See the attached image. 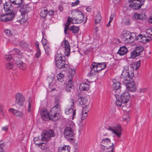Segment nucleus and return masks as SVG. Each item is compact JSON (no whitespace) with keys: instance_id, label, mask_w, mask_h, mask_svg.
Instances as JSON below:
<instances>
[{"instance_id":"1","label":"nucleus","mask_w":152,"mask_h":152,"mask_svg":"<svg viewBox=\"0 0 152 152\" xmlns=\"http://www.w3.org/2000/svg\"><path fill=\"white\" fill-rule=\"evenodd\" d=\"M127 68L122 72L121 76L120 81L125 84L128 91L130 92L134 91L135 90V83L131 80L134 77V74L133 73L132 70L129 73L127 72Z\"/></svg>"},{"instance_id":"2","label":"nucleus","mask_w":152,"mask_h":152,"mask_svg":"<svg viewBox=\"0 0 152 152\" xmlns=\"http://www.w3.org/2000/svg\"><path fill=\"white\" fill-rule=\"evenodd\" d=\"M60 105L57 104L51 109L50 113L47 111H42L41 113L42 119L45 121L51 120L56 121L58 120L60 117Z\"/></svg>"},{"instance_id":"3","label":"nucleus","mask_w":152,"mask_h":152,"mask_svg":"<svg viewBox=\"0 0 152 152\" xmlns=\"http://www.w3.org/2000/svg\"><path fill=\"white\" fill-rule=\"evenodd\" d=\"M55 64L58 68L62 69L64 71H68L69 73H72V77L75 74V70L74 69L70 68L69 65L65 64V61L62 59V57L61 54H57L55 56Z\"/></svg>"},{"instance_id":"4","label":"nucleus","mask_w":152,"mask_h":152,"mask_svg":"<svg viewBox=\"0 0 152 152\" xmlns=\"http://www.w3.org/2000/svg\"><path fill=\"white\" fill-rule=\"evenodd\" d=\"M72 14L73 15L72 18L69 17L67 19H69V18L70 21L72 23L79 24L83 22L85 23L87 20V18H85L84 14L78 9L73 10Z\"/></svg>"},{"instance_id":"5","label":"nucleus","mask_w":152,"mask_h":152,"mask_svg":"<svg viewBox=\"0 0 152 152\" xmlns=\"http://www.w3.org/2000/svg\"><path fill=\"white\" fill-rule=\"evenodd\" d=\"M114 144L111 143L110 139L107 138L102 140L100 144V152H113Z\"/></svg>"},{"instance_id":"6","label":"nucleus","mask_w":152,"mask_h":152,"mask_svg":"<svg viewBox=\"0 0 152 152\" xmlns=\"http://www.w3.org/2000/svg\"><path fill=\"white\" fill-rule=\"evenodd\" d=\"M75 126L74 123L72 121H68V124L65 128L64 131V135L66 138L69 140H72V138L74 135L72 129Z\"/></svg>"},{"instance_id":"7","label":"nucleus","mask_w":152,"mask_h":152,"mask_svg":"<svg viewBox=\"0 0 152 152\" xmlns=\"http://www.w3.org/2000/svg\"><path fill=\"white\" fill-rule=\"evenodd\" d=\"M135 35L126 30H124L121 34V37L125 44L130 43L134 39Z\"/></svg>"},{"instance_id":"8","label":"nucleus","mask_w":152,"mask_h":152,"mask_svg":"<svg viewBox=\"0 0 152 152\" xmlns=\"http://www.w3.org/2000/svg\"><path fill=\"white\" fill-rule=\"evenodd\" d=\"M74 104V100L72 99H70L69 100V104L65 110V113L66 115H69L72 113V120L74 119L75 116L76 114V109L74 110L72 112Z\"/></svg>"},{"instance_id":"9","label":"nucleus","mask_w":152,"mask_h":152,"mask_svg":"<svg viewBox=\"0 0 152 152\" xmlns=\"http://www.w3.org/2000/svg\"><path fill=\"white\" fill-rule=\"evenodd\" d=\"M108 129L112 132L118 138H120L122 134V129L120 126L118 124H114L113 126H109Z\"/></svg>"},{"instance_id":"10","label":"nucleus","mask_w":152,"mask_h":152,"mask_svg":"<svg viewBox=\"0 0 152 152\" xmlns=\"http://www.w3.org/2000/svg\"><path fill=\"white\" fill-rule=\"evenodd\" d=\"M55 135L54 132L52 129L46 131H43L41 134V140L48 141L50 139L51 137H54Z\"/></svg>"},{"instance_id":"11","label":"nucleus","mask_w":152,"mask_h":152,"mask_svg":"<svg viewBox=\"0 0 152 152\" xmlns=\"http://www.w3.org/2000/svg\"><path fill=\"white\" fill-rule=\"evenodd\" d=\"M15 102L20 106H23L26 101L25 97L21 93H18L15 95Z\"/></svg>"},{"instance_id":"12","label":"nucleus","mask_w":152,"mask_h":152,"mask_svg":"<svg viewBox=\"0 0 152 152\" xmlns=\"http://www.w3.org/2000/svg\"><path fill=\"white\" fill-rule=\"evenodd\" d=\"M61 48L64 50L65 54L66 56H68L70 53V48L68 41L64 39L62 42Z\"/></svg>"},{"instance_id":"13","label":"nucleus","mask_w":152,"mask_h":152,"mask_svg":"<svg viewBox=\"0 0 152 152\" xmlns=\"http://www.w3.org/2000/svg\"><path fill=\"white\" fill-rule=\"evenodd\" d=\"M143 1H130L129 7L133 9L139 10L141 8L142 6L144 4Z\"/></svg>"},{"instance_id":"14","label":"nucleus","mask_w":152,"mask_h":152,"mask_svg":"<svg viewBox=\"0 0 152 152\" xmlns=\"http://www.w3.org/2000/svg\"><path fill=\"white\" fill-rule=\"evenodd\" d=\"M137 40L142 43L146 44L152 40V37L146 34H139L137 37Z\"/></svg>"},{"instance_id":"15","label":"nucleus","mask_w":152,"mask_h":152,"mask_svg":"<svg viewBox=\"0 0 152 152\" xmlns=\"http://www.w3.org/2000/svg\"><path fill=\"white\" fill-rule=\"evenodd\" d=\"M140 61H137V62H135L133 63L131 65V66L130 67H128V66H125L124 68V69L122 72H123L125 69L127 68V72H128L129 73H130V71L132 70L133 71V73L134 70L135 69L137 70L140 67Z\"/></svg>"},{"instance_id":"16","label":"nucleus","mask_w":152,"mask_h":152,"mask_svg":"<svg viewBox=\"0 0 152 152\" xmlns=\"http://www.w3.org/2000/svg\"><path fill=\"white\" fill-rule=\"evenodd\" d=\"M13 13H8L2 14L0 16V20L3 21H9L12 20L14 18Z\"/></svg>"},{"instance_id":"17","label":"nucleus","mask_w":152,"mask_h":152,"mask_svg":"<svg viewBox=\"0 0 152 152\" xmlns=\"http://www.w3.org/2000/svg\"><path fill=\"white\" fill-rule=\"evenodd\" d=\"M21 0H15L14 5H15V6H17L14 7L15 8H20V11L21 12V14L23 15H25L26 12L24 11L25 10L23 8V6L21 4Z\"/></svg>"},{"instance_id":"18","label":"nucleus","mask_w":152,"mask_h":152,"mask_svg":"<svg viewBox=\"0 0 152 152\" xmlns=\"http://www.w3.org/2000/svg\"><path fill=\"white\" fill-rule=\"evenodd\" d=\"M4 7L5 12L13 13L14 7L10 2L9 1L6 2L4 4Z\"/></svg>"},{"instance_id":"19","label":"nucleus","mask_w":152,"mask_h":152,"mask_svg":"<svg viewBox=\"0 0 152 152\" xmlns=\"http://www.w3.org/2000/svg\"><path fill=\"white\" fill-rule=\"evenodd\" d=\"M130 97L129 93L127 92H126L121 95L120 99L123 103H127L129 101Z\"/></svg>"},{"instance_id":"20","label":"nucleus","mask_w":152,"mask_h":152,"mask_svg":"<svg viewBox=\"0 0 152 152\" xmlns=\"http://www.w3.org/2000/svg\"><path fill=\"white\" fill-rule=\"evenodd\" d=\"M9 111L17 117L21 118L23 116V112L16 110L14 109L10 108L9 109Z\"/></svg>"},{"instance_id":"21","label":"nucleus","mask_w":152,"mask_h":152,"mask_svg":"<svg viewBox=\"0 0 152 152\" xmlns=\"http://www.w3.org/2000/svg\"><path fill=\"white\" fill-rule=\"evenodd\" d=\"M34 104L33 101L31 98H29L28 101L27 106V110L28 112L31 113L32 112L34 108Z\"/></svg>"},{"instance_id":"22","label":"nucleus","mask_w":152,"mask_h":152,"mask_svg":"<svg viewBox=\"0 0 152 152\" xmlns=\"http://www.w3.org/2000/svg\"><path fill=\"white\" fill-rule=\"evenodd\" d=\"M74 75H73L72 77V73H69V75H68V77L69 78V81L67 85L66 86V91H69L72 88V79L73 78Z\"/></svg>"},{"instance_id":"23","label":"nucleus","mask_w":152,"mask_h":152,"mask_svg":"<svg viewBox=\"0 0 152 152\" xmlns=\"http://www.w3.org/2000/svg\"><path fill=\"white\" fill-rule=\"evenodd\" d=\"M133 18L135 20H144L146 19V16L144 13L138 14L135 12L133 16Z\"/></svg>"},{"instance_id":"24","label":"nucleus","mask_w":152,"mask_h":152,"mask_svg":"<svg viewBox=\"0 0 152 152\" xmlns=\"http://www.w3.org/2000/svg\"><path fill=\"white\" fill-rule=\"evenodd\" d=\"M70 148L69 145H64L62 147H59L58 149V152H70Z\"/></svg>"},{"instance_id":"25","label":"nucleus","mask_w":152,"mask_h":152,"mask_svg":"<svg viewBox=\"0 0 152 152\" xmlns=\"http://www.w3.org/2000/svg\"><path fill=\"white\" fill-rule=\"evenodd\" d=\"M90 68L92 69H94V71H96L97 72L103 70L100 67V66L98 64V63L95 62H94L92 64Z\"/></svg>"},{"instance_id":"26","label":"nucleus","mask_w":152,"mask_h":152,"mask_svg":"<svg viewBox=\"0 0 152 152\" xmlns=\"http://www.w3.org/2000/svg\"><path fill=\"white\" fill-rule=\"evenodd\" d=\"M128 50L126 47L124 46L120 47L118 52V54L121 56H123L127 53Z\"/></svg>"},{"instance_id":"27","label":"nucleus","mask_w":152,"mask_h":152,"mask_svg":"<svg viewBox=\"0 0 152 152\" xmlns=\"http://www.w3.org/2000/svg\"><path fill=\"white\" fill-rule=\"evenodd\" d=\"M113 86L115 90H118L121 87L120 82L116 79H113Z\"/></svg>"},{"instance_id":"28","label":"nucleus","mask_w":152,"mask_h":152,"mask_svg":"<svg viewBox=\"0 0 152 152\" xmlns=\"http://www.w3.org/2000/svg\"><path fill=\"white\" fill-rule=\"evenodd\" d=\"M48 12L47 8H42L40 13V15L41 17L43 18H45L48 14Z\"/></svg>"},{"instance_id":"29","label":"nucleus","mask_w":152,"mask_h":152,"mask_svg":"<svg viewBox=\"0 0 152 152\" xmlns=\"http://www.w3.org/2000/svg\"><path fill=\"white\" fill-rule=\"evenodd\" d=\"M89 85L86 83H81L80 85L79 89L80 91L86 90L89 88Z\"/></svg>"},{"instance_id":"30","label":"nucleus","mask_w":152,"mask_h":152,"mask_svg":"<svg viewBox=\"0 0 152 152\" xmlns=\"http://www.w3.org/2000/svg\"><path fill=\"white\" fill-rule=\"evenodd\" d=\"M69 30L72 31L74 33H77L78 32L79 28L78 27L75 25L70 26L69 28Z\"/></svg>"},{"instance_id":"31","label":"nucleus","mask_w":152,"mask_h":152,"mask_svg":"<svg viewBox=\"0 0 152 152\" xmlns=\"http://www.w3.org/2000/svg\"><path fill=\"white\" fill-rule=\"evenodd\" d=\"M17 66L21 69L24 70L26 69V65L22 61H19L16 62Z\"/></svg>"},{"instance_id":"32","label":"nucleus","mask_w":152,"mask_h":152,"mask_svg":"<svg viewBox=\"0 0 152 152\" xmlns=\"http://www.w3.org/2000/svg\"><path fill=\"white\" fill-rule=\"evenodd\" d=\"M80 99V104L82 105H89V102L88 100L84 98H81Z\"/></svg>"},{"instance_id":"33","label":"nucleus","mask_w":152,"mask_h":152,"mask_svg":"<svg viewBox=\"0 0 152 152\" xmlns=\"http://www.w3.org/2000/svg\"><path fill=\"white\" fill-rule=\"evenodd\" d=\"M35 45L36 47V49L37 50V52L35 55V56L37 58H39L41 54V51L39 48V45L38 42H36L35 43Z\"/></svg>"},{"instance_id":"34","label":"nucleus","mask_w":152,"mask_h":152,"mask_svg":"<svg viewBox=\"0 0 152 152\" xmlns=\"http://www.w3.org/2000/svg\"><path fill=\"white\" fill-rule=\"evenodd\" d=\"M72 23L70 21L69 19H67L65 24V27L64 29V32L65 34H67V31L69 28V27Z\"/></svg>"},{"instance_id":"35","label":"nucleus","mask_w":152,"mask_h":152,"mask_svg":"<svg viewBox=\"0 0 152 152\" xmlns=\"http://www.w3.org/2000/svg\"><path fill=\"white\" fill-rule=\"evenodd\" d=\"M87 113H86V112H82L81 115H80V122H82L83 121H84L87 117Z\"/></svg>"},{"instance_id":"36","label":"nucleus","mask_w":152,"mask_h":152,"mask_svg":"<svg viewBox=\"0 0 152 152\" xmlns=\"http://www.w3.org/2000/svg\"><path fill=\"white\" fill-rule=\"evenodd\" d=\"M137 53L139 54L140 55H141V53L144 50L143 48L141 46H138L136 47L134 49Z\"/></svg>"},{"instance_id":"37","label":"nucleus","mask_w":152,"mask_h":152,"mask_svg":"<svg viewBox=\"0 0 152 152\" xmlns=\"http://www.w3.org/2000/svg\"><path fill=\"white\" fill-rule=\"evenodd\" d=\"M64 74L60 72L57 75V79L60 82H62L64 77Z\"/></svg>"},{"instance_id":"38","label":"nucleus","mask_w":152,"mask_h":152,"mask_svg":"<svg viewBox=\"0 0 152 152\" xmlns=\"http://www.w3.org/2000/svg\"><path fill=\"white\" fill-rule=\"evenodd\" d=\"M37 146L43 150H46L47 148V146L46 143L40 142H39V145Z\"/></svg>"},{"instance_id":"39","label":"nucleus","mask_w":152,"mask_h":152,"mask_svg":"<svg viewBox=\"0 0 152 152\" xmlns=\"http://www.w3.org/2000/svg\"><path fill=\"white\" fill-rule=\"evenodd\" d=\"M44 47L46 53L48 55L51 51L50 45L49 44H48L44 46Z\"/></svg>"},{"instance_id":"40","label":"nucleus","mask_w":152,"mask_h":152,"mask_svg":"<svg viewBox=\"0 0 152 152\" xmlns=\"http://www.w3.org/2000/svg\"><path fill=\"white\" fill-rule=\"evenodd\" d=\"M139 56H140L139 54L137 53V52L134 49L131 53V57L132 58H134L137 57Z\"/></svg>"},{"instance_id":"41","label":"nucleus","mask_w":152,"mask_h":152,"mask_svg":"<svg viewBox=\"0 0 152 152\" xmlns=\"http://www.w3.org/2000/svg\"><path fill=\"white\" fill-rule=\"evenodd\" d=\"M102 18L100 14H98L96 15L95 19V23L96 24L99 23L101 20Z\"/></svg>"},{"instance_id":"42","label":"nucleus","mask_w":152,"mask_h":152,"mask_svg":"<svg viewBox=\"0 0 152 152\" xmlns=\"http://www.w3.org/2000/svg\"><path fill=\"white\" fill-rule=\"evenodd\" d=\"M34 142L36 145L38 146L39 145V142L42 141L41 139H40L39 137H35L34 138Z\"/></svg>"},{"instance_id":"43","label":"nucleus","mask_w":152,"mask_h":152,"mask_svg":"<svg viewBox=\"0 0 152 152\" xmlns=\"http://www.w3.org/2000/svg\"><path fill=\"white\" fill-rule=\"evenodd\" d=\"M91 69V70L88 75V76L89 77L94 76L95 75V72H96V71H94V69Z\"/></svg>"},{"instance_id":"44","label":"nucleus","mask_w":152,"mask_h":152,"mask_svg":"<svg viewBox=\"0 0 152 152\" xmlns=\"http://www.w3.org/2000/svg\"><path fill=\"white\" fill-rule=\"evenodd\" d=\"M90 107L88 105H84V107H83V109L82 110V112H84V113L85 112H86V113H87L90 110Z\"/></svg>"},{"instance_id":"45","label":"nucleus","mask_w":152,"mask_h":152,"mask_svg":"<svg viewBox=\"0 0 152 152\" xmlns=\"http://www.w3.org/2000/svg\"><path fill=\"white\" fill-rule=\"evenodd\" d=\"M13 64L12 63L10 62L7 63L6 64V67L8 69H11L13 67Z\"/></svg>"},{"instance_id":"46","label":"nucleus","mask_w":152,"mask_h":152,"mask_svg":"<svg viewBox=\"0 0 152 152\" xmlns=\"http://www.w3.org/2000/svg\"><path fill=\"white\" fill-rule=\"evenodd\" d=\"M123 23L126 25H128L130 24V22L129 18H127L124 19L123 20Z\"/></svg>"},{"instance_id":"47","label":"nucleus","mask_w":152,"mask_h":152,"mask_svg":"<svg viewBox=\"0 0 152 152\" xmlns=\"http://www.w3.org/2000/svg\"><path fill=\"white\" fill-rule=\"evenodd\" d=\"M98 64L100 66L102 69H104L106 66V64L105 62L98 63Z\"/></svg>"},{"instance_id":"48","label":"nucleus","mask_w":152,"mask_h":152,"mask_svg":"<svg viewBox=\"0 0 152 152\" xmlns=\"http://www.w3.org/2000/svg\"><path fill=\"white\" fill-rule=\"evenodd\" d=\"M80 1L79 0H77L76 1L72 2L71 5L72 7H74L79 5L80 4Z\"/></svg>"},{"instance_id":"49","label":"nucleus","mask_w":152,"mask_h":152,"mask_svg":"<svg viewBox=\"0 0 152 152\" xmlns=\"http://www.w3.org/2000/svg\"><path fill=\"white\" fill-rule=\"evenodd\" d=\"M146 34L152 36V29L149 28L146 31Z\"/></svg>"},{"instance_id":"50","label":"nucleus","mask_w":152,"mask_h":152,"mask_svg":"<svg viewBox=\"0 0 152 152\" xmlns=\"http://www.w3.org/2000/svg\"><path fill=\"white\" fill-rule=\"evenodd\" d=\"M123 118V120L128 121L129 117L128 114H124V115Z\"/></svg>"},{"instance_id":"51","label":"nucleus","mask_w":152,"mask_h":152,"mask_svg":"<svg viewBox=\"0 0 152 152\" xmlns=\"http://www.w3.org/2000/svg\"><path fill=\"white\" fill-rule=\"evenodd\" d=\"M5 33L7 35L11 36L12 35V33L9 29H6L4 30Z\"/></svg>"},{"instance_id":"52","label":"nucleus","mask_w":152,"mask_h":152,"mask_svg":"<svg viewBox=\"0 0 152 152\" xmlns=\"http://www.w3.org/2000/svg\"><path fill=\"white\" fill-rule=\"evenodd\" d=\"M42 44L43 45V46L46 45L48 44H48L47 43V40L46 39L44 38V37H43L42 40Z\"/></svg>"},{"instance_id":"53","label":"nucleus","mask_w":152,"mask_h":152,"mask_svg":"<svg viewBox=\"0 0 152 152\" xmlns=\"http://www.w3.org/2000/svg\"><path fill=\"white\" fill-rule=\"evenodd\" d=\"M122 103L123 102H122L120 100H119V99H116V104L117 105L120 107H121L122 105Z\"/></svg>"},{"instance_id":"54","label":"nucleus","mask_w":152,"mask_h":152,"mask_svg":"<svg viewBox=\"0 0 152 152\" xmlns=\"http://www.w3.org/2000/svg\"><path fill=\"white\" fill-rule=\"evenodd\" d=\"M5 58L7 61H10L12 59V57L11 55H6L5 56Z\"/></svg>"},{"instance_id":"55","label":"nucleus","mask_w":152,"mask_h":152,"mask_svg":"<svg viewBox=\"0 0 152 152\" xmlns=\"http://www.w3.org/2000/svg\"><path fill=\"white\" fill-rule=\"evenodd\" d=\"M14 51L19 55H21L20 50L18 49L15 48L14 49Z\"/></svg>"},{"instance_id":"56","label":"nucleus","mask_w":152,"mask_h":152,"mask_svg":"<svg viewBox=\"0 0 152 152\" xmlns=\"http://www.w3.org/2000/svg\"><path fill=\"white\" fill-rule=\"evenodd\" d=\"M147 89H148L147 88H142L140 89L139 91L141 93H143L146 91L147 90Z\"/></svg>"},{"instance_id":"57","label":"nucleus","mask_w":152,"mask_h":152,"mask_svg":"<svg viewBox=\"0 0 152 152\" xmlns=\"http://www.w3.org/2000/svg\"><path fill=\"white\" fill-rule=\"evenodd\" d=\"M54 13V11L53 10H52L48 11V14L50 16H52Z\"/></svg>"},{"instance_id":"58","label":"nucleus","mask_w":152,"mask_h":152,"mask_svg":"<svg viewBox=\"0 0 152 152\" xmlns=\"http://www.w3.org/2000/svg\"><path fill=\"white\" fill-rule=\"evenodd\" d=\"M115 17V15L114 14H113L111 15L110 16V20L112 21L114 19V17Z\"/></svg>"},{"instance_id":"59","label":"nucleus","mask_w":152,"mask_h":152,"mask_svg":"<svg viewBox=\"0 0 152 152\" xmlns=\"http://www.w3.org/2000/svg\"><path fill=\"white\" fill-rule=\"evenodd\" d=\"M113 2L114 3V5L116 4H118L119 0H112Z\"/></svg>"},{"instance_id":"60","label":"nucleus","mask_w":152,"mask_h":152,"mask_svg":"<svg viewBox=\"0 0 152 152\" xmlns=\"http://www.w3.org/2000/svg\"><path fill=\"white\" fill-rule=\"evenodd\" d=\"M58 9L60 12H62L63 10V7L62 6L59 5L58 7Z\"/></svg>"},{"instance_id":"61","label":"nucleus","mask_w":152,"mask_h":152,"mask_svg":"<svg viewBox=\"0 0 152 152\" xmlns=\"http://www.w3.org/2000/svg\"><path fill=\"white\" fill-rule=\"evenodd\" d=\"M2 129L4 131H7L8 130V128L7 126H5L4 127H2Z\"/></svg>"},{"instance_id":"62","label":"nucleus","mask_w":152,"mask_h":152,"mask_svg":"<svg viewBox=\"0 0 152 152\" xmlns=\"http://www.w3.org/2000/svg\"><path fill=\"white\" fill-rule=\"evenodd\" d=\"M91 9L90 7H87L86 8V10L88 12H90L91 11Z\"/></svg>"},{"instance_id":"63","label":"nucleus","mask_w":152,"mask_h":152,"mask_svg":"<svg viewBox=\"0 0 152 152\" xmlns=\"http://www.w3.org/2000/svg\"><path fill=\"white\" fill-rule=\"evenodd\" d=\"M148 21L149 23H152V15L149 19Z\"/></svg>"},{"instance_id":"64","label":"nucleus","mask_w":152,"mask_h":152,"mask_svg":"<svg viewBox=\"0 0 152 152\" xmlns=\"http://www.w3.org/2000/svg\"><path fill=\"white\" fill-rule=\"evenodd\" d=\"M0 152H4V150L3 149V148L0 146Z\"/></svg>"}]
</instances>
